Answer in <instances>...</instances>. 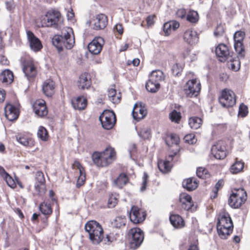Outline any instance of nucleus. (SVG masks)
Masks as SVG:
<instances>
[{
	"label": "nucleus",
	"mask_w": 250,
	"mask_h": 250,
	"mask_svg": "<svg viewBox=\"0 0 250 250\" xmlns=\"http://www.w3.org/2000/svg\"><path fill=\"white\" fill-rule=\"evenodd\" d=\"M224 32V28L222 25H217L214 31V35L215 37L222 36Z\"/></svg>",
	"instance_id": "nucleus-56"
},
{
	"label": "nucleus",
	"mask_w": 250,
	"mask_h": 250,
	"mask_svg": "<svg viewBox=\"0 0 250 250\" xmlns=\"http://www.w3.org/2000/svg\"><path fill=\"white\" fill-rule=\"evenodd\" d=\"M187 14V11L185 8L179 9L176 12L177 16L181 19H186Z\"/></svg>",
	"instance_id": "nucleus-54"
},
{
	"label": "nucleus",
	"mask_w": 250,
	"mask_h": 250,
	"mask_svg": "<svg viewBox=\"0 0 250 250\" xmlns=\"http://www.w3.org/2000/svg\"><path fill=\"white\" fill-rule=\"evenodd\" d=\"M218 100L222 106L225 108L232 107L236 104L234 93L231 90H223Z\"/></svg>",
	"instance_id": "nucleus-9"
},
{
	"label": "nucleus",
	"mask_w": 250,
	"mask_h": 250,
	"mask_svg": "<svg viewBox=\"0 0 250 250\" xmlns=\"http://www.w3.org/2000/svg\"><path fill=\"white\" fill-rule=\"evenodd\" d=\"M170 26V24H169L168 22L165 23L163 25V30L165 33V35L167 36L169 34L172 29Z\"/></svg>",
	"instance_id": "nucleus-59"
},
{
	"label": "nucleus",
	"mask_w": 250,
	"mask_h": 250,
	"mask_svg": "<svg viewBox=\"0 0 250 250\" xmlns=\"http://www.w3.org/2000/svg\"><path fill=\"white\" fill-rule=\"evenodd\" d=\"M247 194L243 188L235 189L229 196L228 204L232 208H239L246 201Z\"/></svg>",
	"instance_id": "nucleus-6"
},
{
	"label": "nucleus",
	"mask_w": 250,
	"mask_h": 250,
	"mask_svg": "<svg viewBox=\"0 0 250 250\" xmlns=\"http://www.w3.org/2000/svg\"><path fill=\"white\" fill-rule=\"evenodd\" d=\"M26 34L31 49L34 52L40 51L42 48L40 40L31 31H27Z\"/></svg>",
	"instance_id": "nucleus-15"
},
{
	"label": "nucleus",
	"mask_w": 250,
	"mask_h": 250,
	"mask_svg": "<svg viewBox=\"0 0 250 250\" xmlns=\"http://www.w3.org/2000/svg\"><path fill=\"white\" fill-rule=\"evenodd\" d=\"M22 70L25 77L30 81L37 75V71L34 65L30 62L25 61L22 64Z\"/></svg>",
	"instance_id": "nucleus-17"
},
{
	"label": "nucleus",
	"mask_w": 250,
	"mask_h": 250,
	"mask_svg": "<svg viewBox=\"0 0 250 250\" xmlns=\"http://www.w3.org/2000/svg\"><path fill=\"white\" fill-rule=\"evenodd\" d=\"M234 48L236 52L238 53L239 57L244 58L245 56V47L244 46L243 42H234Z\"/></svg>",
	"instance_id": "nucleus-38"
},
{
	"label": "nucleus",
	"mask_w": 250,
	"mask_h": 250,
	"mask_svg": "<svg viewBox=\"0 0 250 250\" xmlns=\"http://www.w3.org/2000/svg\"><path fill=\"white\" fill-rule=\"evenodd\" d=\"M127 239L129 248L132 250H136L143 242L144 232L139 228H132L128 232Z\"/></svg>",
	"instance_id": "nucleus-5"
},
{
	"label": "nucleus",
	"mask_w": 250,
	"mask_h": 250,
	"mask_svg": "<svg viewBox=\"0 0 250 250\" xmlns=\"http://www.w3.org/2000/svg\"><path fill=\"white\" fill-rule=\"evenodd\" d=\"M85 231L94 244H99L104 238V230L101 225L95 220L88 221L84 226Z\"/></svg>",
	"instance_id": "nucleus-4"
},
{
	"label": "nucleus",
	"mask_w": 250,
	"mask_h": 250,
	"mask_svg": "<svg viewBox=\"0 0 250 250\" xmlns=\"http://www.w3.org/2000/svg\"><path fill=\"white\" fill-rule=\"evenodd\" d=\"M230 66L232 70L237 71L240 69V62L238 60H234L232 58V59L231 61H229Z\"/></svg>",
	"instance_id": "nucleus-52"
},
{
	"label": "nucleus",
	"mask_w": 250,
	"mask_h": 250,
	"mask_svg": "<svg viewBox=\"0 0 250 250\" xmlns=\"http://www.w3.org/2000/svg\"><path fill=\"white\" fill-rule=\"evenodd\" d=\"M218 235L221 239H227L232 232L233 225L229 214L223 212L220 214L216 225Z\"/></svg>",
	"instance_id": "nucleus-2"
},
{
	"label": "nucleus",
	"mask_w": 250,
	"mask_h": 250,
	"mask_svg": "<svg viewBox=\"0 0 250 250\" xmlns=\"http://www.w3.org/2000/svg\"><path fill=\"white\" fill-rule=\"evenodd\" d=\"M169 160H160L158 162V167L160 171L163 173H167L171 169Z\"/></svg>",
	"instance_id": "nucleus-31"
},
{
	"label": "nucleus",
	"mask_w": 250,
	"mask_h": 250,
	"mask_svg": "<svg viewBox=\"0 0 250 250\" xmlns=\"http://www.w3.org/2000/svg\"><path fill=\"white\" fill-rule=\"evenodd\" d=\"M45 16L46 19L44 20V22L45 26L58 28L61 19V14L59 11L54 9L49 10L46 13Z\"/></svg>",
	"instance_id": "nucleus-10"
},
{
	"label": "nucleus",
	"mask_w": 250,
	"mask_h": 250,
	"mask_svg": "<svg viewBox=\"0 0 250 250\" xmlns=\"http://www.w3.org/2000/svg\"><path fill=\"white\" fill-rule=\"evenodd\" d=\"M184 139L186 142L190 144H193L195 143L196 141V139L195 138L194 135L192 134L186 135L184 137Z\"/></svg>",
	"instance_id": "nucleus-55"
},
{
	"label": "nucleus",
	"mask_w": 250,
	"mask_h": 250,
	"mask_svg": "<svg viewBox=\"0 0 250 250\" xmlns=\"http://www.w3.org/2000/svg\"><path fill=\"white\" fill-rule=\"evenodd\" d=\"M72 104L75 109H84L87 105V100L83 96H79L75 100H72Z\"/></svg>",
	"instance_id": "nucleus-24"
},
{
	"label": "nucleus",
	"mask_w": 250,
	"mask_h": 250,
	"mask_svg": "<svg viewBox=\"0 0 250 250\" xmlns=\"http://www.w3.org/2000/svg\"><path fill=\"white\" fill-rule=\"evenodd\" d=\"M54 82L51 80H47L44 82L42 85L43 93L47 97H51L54 93Z\"/></svg>",
	"instance_id": "nucleus-22"
},
{
	"label": "nucleus",
	"mask_w": 250,
	"mask_h": 250,
	"mask_svg": "<svg viewBox=\"0 0 250 250\" xmlns=\"http://www.w3.org/2000/svg\"><path fill=\"white\" fill-rule=\"evenodd\" d=\"M148 175L147 174L146 172H144V175L143 177V182L142 184V186L140 188V191L143 192L145 191L146 189L147 182H148Z\"/></svg>",
	"instance_id": "nucleus-53"
},
{
	"label": "nucleus",
	"mask_w": 250,
	"mask_h": 250,
	"mask_svg": "<svg viewBox=\"0 0 250 250\" xmlns=\"http://www.w3.org/2000/svg\"><path fill=\"white\" fill-rule=\"evenodd\" d=\"M199 19L198 13L193 10H190L187 14L186 20L191 23H197Z\"/></svg>",
	"instance_id": "nucleus-32"
},
{
	"label": "nucleus",
	"mask_w": 250,
	"mask_h": 250,
	"mask_svg": "<svg viewBox=\"0 0 250 250\" xmlns=\"http://www.w3.org/2000/svg\"><path fill=\"white\" fill-rule=\"evenodd\" d=\"M160 87V83L152 81L149 79L146 84V89L152 93H156L159 89Z\"/></svg>",
	"instance_id": "nucleus-29"
},
{
	"label": "nucleus",
	"mask_w": 250,
	"mask_h": 250,
	"mask_svg": "<svg viewBox=\"0 0 250 250\" xmlns=\"http://www.w3.org/2000/svg\"><path fill=\"white\" fill-rule=\"evenodd\" d=\"M128 178L126 174L121 173L114 181V184L119 188H122L128 182Z\"/></svg>",
	"instance_id": "nucleus-28"
},
{
	"label": "nucleus",
	"mask_w": 250,
	"mask_h": 250,
	"mask_svg": "<svg viewBox=\"0 0 250 250\" xmlns=\"http://www.w3.org/2000/svg\"><path fill=\"white\" fill-rule=\"evenodd\" d=\"M126 222V220L125 216H117L112 222V225L116 228L120 229L125 226Z\"/></svg>",
	"instance_id": "nucleus-35"
},
{
	"label": "nucleus",
	"mask_w": 250,
	"mask_h": 250,
	"mask_svg": "<svg viewBox=\"0 0 250 250\" xmlns=\"http://www.w3.org/2000/svg\"><path fill=\"white\" fill-rule=\"evenodd\" d=\"M99 121L103 128L111 129L116 122L115 114L113 111L104 110L99 116Z\"/></svg>",
	"instance_id": "nucleus-7"
},
{
	"label": "nucleus",
	"mask_w": 250,
	"mask_h": 250,
	"mask_svg": "<svg viewBox=\"0 0 250 250\" xmlns=\"http://www.w3.org/2000/svg\"><path fill=\"white\" fill-rule=\"evenodd\" d=\"M93 29L95 30H100L105 28L107 23L106 16L103 14L96 15L94 19Z\"/></svg>",
	"instance_id": "nucleus-18"
},
{
	"label": "nucleus",
	"mask_w": 250,
	"mask_h": 250,
	"mask_svg": "<svg viewBox=\"0 0 250 250\" xmlns=\"http://www.w3.org/2000/svg\"><path fill=\"white\" fill-rule=\"evenodd\" d=\"M4 178L7 185L10 187L14 188L15 187V183L12 177L9 174Z\"/></svg>",
	"instance_id": "nucleus-57"
},
{
	"label": "nucleus",
	"mask_w": 250,
	"mask_h": 250,
	"mask_svg": "<svg viewBox=\"0 0 250 250\" xmlns=\"http://www.w3.org/2000/svg\"><path fill=\"white\" fill-rule=\"evenodd\" d=\"M181 208L187 211H189L192 209V208L193 206V204L192 201L190 202H188L187 203H185L183 205H181Z\"/></svg>",
	"instance_id": "nucleus-62"
},
{
	"label": "nucleus",
	"mask_w": 250,
	"mask_h": 250,
	"mask_svg": "<svg viewBox=\"0 0 250 250\" xmlns=\"http://www.w3.org/2000/svg\"><path fill=\"white\" fill-rule=\"evenodd\" d=\"M0 77L2 83L6 84L11 83L14 80L13 73L8 69H5L1 73Z\"/></svg>",
	"instance_id": "nucleus-26"
},
{
	"label": "nucleus",
	"mask_w": 250,
	"mask_h": 250,
	"mask_svg": "<svg viewBox=\"0 0 250 250\" xmlns=\"http://www.w3.org/2000/svg\"><path fill=\"white\" fill-rule=\"evenodd\" d=\"M170 139L172 142V144H175L176 145L179 144L180 140L179 137L176 134L171 133L170 135Z\"/></svg>",
	"instance_id": "nucleus-60"
},
{
	"label": "nucleus",
	"mask_w": 250,
	"mask_h": 250,
	"mask_svg": "<svg viewBox=\"0 0 250 250\" xmlns=\"http://www.w3.org/2000/svg\"><path fill=\"white\" fill-rule=\"evenodd\" d=\"M171 70L173 76H179L183 71V67L179 63H176L172 66Z\"/></svg>",
	"instance_id": "nucleus-45"
},
{
	"label": "nucleus",
	"mask_w": 250,
	"mask_h": 250,
	"mask_svg": "<svg viewBox=\"0 0 250 250\" xmlns=\"http://www.w3.org/2000/svg\"><path fill=\"white\" fill-rule=\"evenodd\" d=\"M169 117L172 122L176 123H178L181 119L180 112L177 111L175 109L169 113Z\"/></svg>",
	"instance_id": "nucleus-43"
},
{
	"label": "nucleus",
	"mask_w": 250,
	"mask_h": 250,
	"mask_svg": "<svg viewBox=\"0 0 250 250\" xmlns=\"http://www.w3.org/2000/svg\"><path fill=\"white\" fill-rule=\"evenodd\" d=\"M5 117L10 121L17 119L19 116V109L14 105L7 103L4 107Z\"/></svg>",
	"instance_id": "nucleus-16"
},
{
	"label": "nucleus",
	"mask_w": 250,
	"mask_h": 250,
	"mask_svg": "<svg viewBox=\"0 0 250 250\" xmlns=\"http://www.w3.org/2000/svg\"><path fill=\"white\" fill-rule=\"evenodd\" d=\"M137 132L138 135L143 139H149L151 136V131L148 128H141Z\"/></svg>",
	"instance_id": "nucleus-44"
},
{
	"label": "nucleus",
	"mask_w": 250,
	"mask_h": 250,
	"mask_svg": "<svg viewBox=\"0 0 250 250\" xmlns=\"http://www.w3.org/2000/svg\"><path fill=\"white\" fill-rule=\"evenodd\" d=\"M115 151L111 147H106L103 151L94 152L91 158L93 163L97 167H106L110 164L114 160Z\"/></svg>",
	"instance_id": "nucleus-3"
},
{
	"label": "nucleus",
	"mask_w": 250,
	"mask_h": 250,
	"mask_svg": "<svg viewBox=\"0 0 250 250\" xmlns=\"http://www.w3.org/2000/svg\"><path fill=\"white\" fill-rule=\"evenodd\" d=\"M192 201V198L189 195L186 193H182L180 194L179 202L181 205Z\"/></svg>",
	"instance_id": "nucleus-47"
},
{
	"label": "nucleus",
	"mask_w": 250,
	"mask_h": 250,
	"mask_svg": "<svg viewBox=\"0 0 250 250\" xmlns=\"http://www.w3.org/2000/svg\"><path fill=\"white\" fill-rule=\"evenodd\" d=\"M106 238L108 242L112 243L116 241H120L122 240V235L119 233H111L106 235Z\"/></svg>",
	"instance_id": "nucleus-41"
},
{
	"label": "nucleus",
	"mask_w": 250,
	"mask_h": 250,
	"mask_svg": "<svg viewBox=\"0 0 250 250\" xmlns=\"http://www.w3.org/2000/svg\"><path fill=\"white\" fill-rule=\"evenodd\" d=\"M245 32L241 30L236 31L233 35L234 42H243L245 37Z\"/></svg>",
	"instance_id": "nucleus-46"
},
{
	"label": "nucleus",
	"mask_w": 250,
	"mask_h": 250,
	"mask_svg": "<svg viewBox=\"0 0 250 250\" xmlns=\"http://www.w3.org/2000/svg\"><path fill=\"white\" fill-rule=\"evenodd\" d=\"M34 188L36 192L38 194H40L42 192H44V188H45V184H43V185H41L40 184H38L37 183H35L34 185Z\"/></svg>",
	"instance_id": "nucleus-58"
},
{
	"label": "nucleus",
	"mask_w": 250,
	"mask_h": 250,
	"mask_svg": "<svg viewBox=\"0 0 250 250\" xmlns=\"http://www.w3.org/2000/svg\"><path fill=\"white\" fill-rule=\"evenodd\" d=\"M6 7L7 10L11 11L14 8V4L13 1H6L5 2Z\"/></svg>",
	"instance_id": "nucleus-64"
},
{
	"label": "nucleus",
	"mask_w": 250,
	"mask_h": 250,
	"mask_svg": "<svg viewBox=\"0 0 250 250\" xmlns=\"http://www.w3.org/2000/svg\"><path fill=\"white\" fill-rule=\"evenodd\" d=\"M169 24H170V27L171 29L175 31L179 27V23L176 21H172L168 22Z\"/></svg>",
	"instance_id": "nucleus-63"
},
{
	"label": "nucleus",
	"mask_w": 250,
	"mask_h": 250,
	"mask_svg": "<svg viewBox=\"0 0 250 250\" xmlns=\"http://www.w3.org/2000/svg\"><path fill=\"white\" fill-rule=\"evenodd\" d=\"M118 199L117 197L113 194H111L108 200V207L109 208L114 207L117 203Z\"/></svg>",
	"instance_id": "nucleus-51"
},
{
	"label": "nucleus",
	"mask_w": 250,
	"mask_h": 250,
	"mask_svg": "<svg viewBox=\"0 0 250 250\" xmlns=\"http://www.w3.org/2000/svg\"><path fill=\"white\" fill-rule=\"evenodd\" d=\"M34 110L35 114L40 117L45 116L48 113L46 106H41V107L34 106Z\"/></svg>",
	"instance_id": "nucleus-42"
},
{
	"label": "nucleus",
	"mask_w": 250,
	"mask_h": 250,
	"mask_svg": "<svg viewBox=\"0 0 250 250\" xmlns=\"http://www.w3.org/2000/svg\"><path fill=\"white\" fill-rule=\"evenodd\" d=\"M114 30L119 34L122 35L124 32L123 27L122 24L117 23L114 27Z\"/></svg>",
	"instance_id": "nucleus-61"
},
{
	"label": "nucleus",
	"mask_w": 250,
	"mask_h": 250,
	"mask_svg": "<svg viewBox=\"0 0 250 250\" xmlns=\"http://www.w3.org/2000/svg\"><path fill=\"white\" fill-rule=\"evenodd\" d=\"M169 219L170 224L175 228L180 229L185 226L184 220L178 214L171 213Z\"/></svg>",
	"instance_id": "nucleus-21"
},
{
	"label": "nucleus",
	"mask_w": 250,
	"mask_h": 250,
	"mask_svg": "<svg viewBox=\"0 0 250 250\" xmlns=\"http://www.w3.org/2000/svg\"><path fill=\"white\" fill-rule=\"evenodd\" d=\"M149 79L151 80L152 81L160 83V81H162L164 79V75L161 70H153L149 75Z\"/></svg>",
	"instance_id": "nucleus-30"
},
{
	"label": "nucleus",
	"mask_w": 250,
	"mask_h": 250,
	"mask_svg": "<svg viewBox=\"0 0 250 250\" xmlns=\"http://www.w3.org/2000/svg\"><path fill=\"white\" fill-rule=\"evenodd\" d=\"M73 34L72 29L69 28L67 31L62 32L61 35H55L52 39V44L56 48L59 52L62 51L63 48L67 49H71L74 45V36L71 37Z\"/></svg>",
	"instance_id": "nucleus-1"
},
{
	"label": "nucleus",
	"mask_w": 250,
	"mask_h": 250,
	"mask_svg": "<svg viewBox=\"0 0 250 250\" xmlns=\"http://www.w3.org/2000/svg\"><path fill=\"white\" fill-rule=\"evenodd\" d=\"M146 114V111L144 107L139 106L137 104H135L132 112V117L134 120L138 122L144 118Z\"/></svg>",
	"instance_id": "nucleus-23"
},
{
	"label": "nucleus",
	"mask_w": 250,
	"mask_h": 250,
	"mask_svg": "<svg viewBox=\"0 0 250 250\" xmlns=\"http://www.w3.org/2000/svg\"><path fill=\"white\" fill-rule=\"evenodd\" d=\"M184 40L189 44H195L198 41L197 32L191 29H188L184 32Z\"/></svg>",
	"instance_id": "nucleus-19"
},
{
	"label": "nucleus",
	"mask_w": 250,
	"mask_h": 250,
	"mask_svg": "<svg viewBox=\"0 0 250 250\" xmlns=\"http://www.w3.org/2000/svg\"><path fill=\"white\" fill-rule=\"evenodd\" d=\"M40 211L45 215H49L52 212V209L49 204L42 203L39 206Z\"/></svg>",
	"instance_id": "nucleus-37"
},
{
	"label": "nucleus",
	"mask_w": 250,
	"mask_h": 250,
	"mask_svg": "<svg viewBox=\"0 0 250 250\" xmlns=\"http://www.w3.org/2000/svg\"><path fill=\"white\" fill-rule=\"evenodd\" d=\"M37 136L42 141H47L48 139V133L47 129L43 126H40L37 132Z\"/></svg>",
	"instance_id": "nucleus-36"
},
{
	"label": "nucleus",
	"mask_w": 250,
	"mask_h": 250,
	"mask_svg": "<svg viewBox=\"0 0 250 250\" xmlns=\"http://www.w3.org/2000/svg\"><path fill=\"white\" fill-rule=\"evenodd\" d=\"M36 183L40 184L41 185L45 184V180L44 177V174L42 171H38L36 174L35 177Z\"/></svg>",
	"instance_id": "nucleus-49"
},
{
	"label": "nucleus",
	"mask_w": 250,
	"mask_h": 250,
	"mask_svg": "<svg viewBox=\"0 0 250 250\" xmlns=\"http://www.w3.org/2000/svg\"><path fill=\"white\" fill-rule=\"evenodd\" d=\"M91 85L90 78L88 76L87 73L81 74L79 77L78 81V86L79 89L84 90L88 89Z\"/></svg>",
	"instance_id": "nucleus-20"
},
{
	"label": "nucleus",
	"mask_w": 250,
	"mask_h": 250,
	"mask_svg": "<svg viewBox=\"0 0 250 250\" xmlns=\"http://www.w3.org/2000/svg\"><path fill=\"white\" fill-rule=\"evenodd\" d=\"M215 52L220 62L231 61L232 59V57L229 55L228 46L224 43L218 44L215 48Z\"/></svg>",
	"instance_id": "nucleus-12"
},
{
	"label": "nucleus",
	"mask_w": 250,
	"mask_h": 250,
	"mask_svg": "<svg viewBox=\"0 0 250 250\" xmlns=\"http://www.w3.org/2000/svg\"><path fill=\"white\" fill-rule=\"evenodd\" d=\"M227 144L223 140H219L212 145L211 153L213 157L218 160L224 159L227 156Z\"/></svg>",
	"instance_id": "nucleus-8"
},
{
	"label": "nucleus",
	"mask_w": 250,
	"mask_h": 250,
	"mask_svg": "<svg viewBox=\"0 0 250 250\" xmlns=\"http://www.w3.org/2000/svg\"><path fill=\"white\" fill-rule=\"evenodd\" d=\"M182 186L188 191H191L197 188L198 183L194 178H189L183 181Z\"/></svg>",
	"instance_id": "nucleus-25"
},
{
	"label": "nucleus",
	"mask_w": 250,
	"mask_h": 250,
	"mask_svg": "<svg viewBox=\"0 0 250 250\" xmlns=\"http://www.w3.org/2000/svg\"><path fill=\"white\" fill-rule=\"evenodd\" d=\"M248 113V108L244 104L241 103L239 107L238 116L241 117H246Z\"/></svg>",
	"instance_id": "nucleus-48"
},
{
	"label": "nucleus",
	"mask_w": 250,
	"mask_h": 250,
	"mask_svg": "<svg viewBox=\"0 0 250 250\" xmlns=\"http://www.w3.org/2000/svg\"><path fill=\"white\" fill-rule=\"evenodd\" d=\"M104 40L101 37H95L87 45L89 52L93 55H98L102 51Z\"/></svg>",
	"instance_id": "nucleus-14"
},
{
	"label": "nucleus",
	"mask_w": 250,
	"mask_h": 250,
	"mask_svg": "<svg viewBox=\"0 0 250 250\" xmlns=\"http://www.w3.org/2000/svg\"><path fill=\"white\" fill-rule=\"evenodd\" d=\"M244 168V163L241 161H236L230 168V171L233 174H236L242 170Z\"/></svg>",
	"instance_id": "nucleus-39"
},
{
	"label": "nucleus",
	"mask_w": 250,
	"mask_h": 250,
	"mask_svg": "<svg viewBox=\"0 0 250 250\" xmlns=\"http://www.w3.org/2000/svg\"><path fill=\"white\" fill-rule=\"evenodd\" d=\"M201 84L196 79H193L187 82L184 86V91L187 97L197 96L200 91Z\"/></svg>",
	"instance_id": "nucleus-11"
},
{
	"label": "nucleus",
	"mask_w": 250,
	"mask_h": 250,
	"mask_svg": "<svg viewBox=\"0 0 250 250\" xmlns=\"http://www.w3.org/2000/svg\"><path fill=\"white\" fill-rule=\"evenodd\" d=\"M196 175L200 178L205 179L207 177V175H208V173L206 168L199 167L197 168Z\"/></svg>",
	"instance_id": "nucleus-50"
},
{
	"label": "nucleus",
	"mask_w": 250,
	"mask_h": 250,
	"mask_svg": "<svg viewBox=\"0 0 250 250\" xmlns=\"http://www.w3.org/2000/svg\"><path fill=\"white\" fill-rule=\"evenodd\" d=\"M17 141L21 145L25 146L32 147L34 146V141L31 138L25 137L16 136Z\"/></svg>",
	"instance_id": "nucleus-33"
},
{
	"label": "nucleus",
	"mask_w": 250,
	"mask_h": 250,
	"mask_svg": "<svg viewBox=\"0 0 250 250\" xmlns=\"http://www.w3.org/2000/svg\"><path fill=\"white\" fill-rule=\"evenodd\" d=\"M74 165L79 170L80 175L78 179L76 186L77 188H80L82 186L85 180V173L83 167L82 166L79 162L75 161Z\"/></svg>",
	"instance_id": "nucleus-27"
},
{
	"label": "nucleus",
	"mask_w": 250,
	"mask_h": 250,
	"mask_svg": "<svg viewBox=\"0 0 250 250\" xmlns=\"http://www.w3.org/2000/svg\"><path fill=\"white\" fill-rule=\"evenodd\" d=\"M146 213L145 211H141L137 206H133L130 211V220L134 224L143 222L146 219Z\"/></svg>",
	"instance_id": "nucleus-13"
},
{
	"label": "nucleus",
	"mask_w": 250,
	"mask_h": 250,
	"mask_svg": "<svg viewBox=\"0 0 250 250\" xmlns=\"http://www.w3.org/2000/svg\"><path fill=\"white\" fill-rule=\"evenodd\" d=\"M202 119L198 117H190L188 120L189 126L194 129L199 128L202 125Z\"/></svg>",
	"instance_id": "nucleus-34"
},
{
	"label": "nucleus",
	"mask_w": 250,
	"mask_h": 250,
	"mask_svg": "<svg viewBox=\"0 0 250 250\" xmlns=\"http://www.w3.org/2000/svg\"><path fill=\"white\" fill-rule=\"evenodd\" d=\"M109 100L113 103H117L120 101V97H116V90L115 88H110L108 91Z\"/></svg>",
	"instance_id": "nucleus-40"
}]
</instances>
